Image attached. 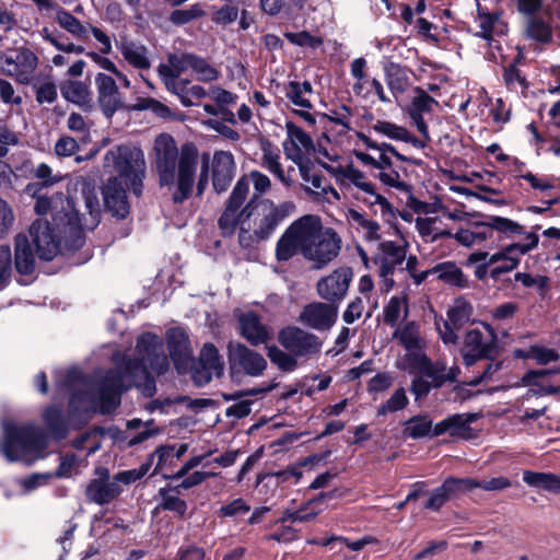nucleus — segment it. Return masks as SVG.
I'll use <instances>...</instances> for the list:
<instances>
[{"mask_svg": "<svg viewBox=\"0 0 560 560\" xmlns=\"http://www.w3.org/2000/svg\"><path fill=\"white\" fill-rule=\"evenodd\" d=\"M80 198L77 202L65 197L61 192L51 196L40 195L36 198L34 210L38 215L50 214L54 228L45 219H37L30 228V236L35 253L43 260H51L59 253V234H70L72 248H79L84 243L82 231L94 229L100 223L101 206L97 190L86 179L80 183Z\"/></svg>", "mask_w": 560, "mask_h": 560, "instance_id": "nucleus-1", "label": "nucleus"}, {"mask_svg": "<svg viewBox=\"0 0 560 560\" xmlns=\"http://www.w3.org/2000/svg\"><path fill=\"white\" fill-rule=\"evenodd\" d=\"M136 361H125L119 353L114 355L116 369L108 371L100 380L90 393H75L72 395L71 404L83 399L91 402L92 407L103 413L114 410L120 404V394L131 386L137 387L145 397L155 394V381L150 376L148 366L158 375L168 370V360L164 353L162 340L153 334L147 332L137 341Z\"/></svg>", "mask_w": 560, "mask_h": 560, "instance_id": "nucleus-2", "label": "nucleus"}, {"mask_svg": "<svg viewBox=\"0 0 560 560\" xmlns=\"http://www.w3.org/2000/svg\"><path fill=\"white\" fill-rule=\"evenodd\" d=\"M153 162L160 185L172 190L175 202H183L191 195L196 180L197 194H203L209 178V158L203 156L197 177L199 152L194 143L186 142L178 149L171 135L161 133L153 142Z\"/></svg>", "mask_w": 560, "mask_h": 560, "instance_id": "nucleus-3", "label": "nucleus"}, {"mask_svg": "<svg viewBox=\"0 0 560 560\" xmlns=\"http://www.w3.org/2000/svg\"><path fill=\"white\" fill-rule=\"evenodd\" d=\"M341 246L342 238L332 228L324 226L318 215L305 214L293 221L278 240L276 257L287 261L301 253L320 269L338 257Z\"/></svg>", "mask_w": 560, "mask_h": 560, "instance_id": "nucleus-4", "label": "nucleus"}, {"mask_svg": "<svg viewBox=\"0 0 560 560\" xmlns=\"http://www.w3.org/2000/svg\"><path fill=\"white\" fill-rule=\"evenodd\" d=\"M241 207H232L231 217H226V205L219 219V228L224 235H232L238 228V243L243 248H249L255 243L269 238L295 209L292 201L277 205L267 198L259 201L249 200L242 209Z\"/></svg>", "mask_w": 560, "mask_h": 560, "instance_id": "nucleus-5", "label": "nucleus"}, {"mask_svg": "<svg viewBox=\"0 0 560 560\" xmlns=\"http://www.w3.org/2000/svg\"><path fill=\"white\" fill-rule=\"evenodd\" d=\"M46 447V436L38 428L34 425H15L10 421L2 422L0 453L9 462L31 464L43 457Z\"/></svg>", "mask_w": 560, "mask_h": 560, "instance_id": "nucleus-6", "label": "nucleus"}, {"mask_svg": "<svg viewBox=\"0 0 560 560\" xmlns=\"http://www.w3.org/2000/svg\"><path fill=\"white\" fill-rule=\"evenodd\" d=\"M104 172L116 174L136 195L142 189L147 163L143 151L136 145L121 144L109 149L103 160Z\"/></svg>", "mask_w": 560, "mask_h": 560, "instance_id": "nucleus-7", "label": "nucleus"}, {"mask_svg": "<svg viewBox=\"0 0 560 560\" xmlns=\"http://www.w3.org/2000/svg\"><path fill=\"white\" fill-rule=\"evenodd\" d=\"M322 166L335 177L339 185L345 187L353 186L364 194L363 201L371 207H378L381 214H392L393 209L387 199L376 192L374 184L369 180L362 171L354 167L352 163L326 164L322 162Z\"/></svg>", "mask_w": 560, "mask_h": 560, "instance_id": "nucleus-8", "label": "nucleus"}, {"mask_svg": "<svg viewBox=\"0 0 560 560\" xmlns=\"http://www.w3.org/2000/svg\"><path fill=\"white\" fill-rule=\"evenodd\" d=\"M526 243H513L492 255L488 254L486 264L488 267L505 260V265H497L490 271L492 279H498L500 275L514 270L520 264V257L536 248L539 237L536 233H527L525 236Z\"/></svg>", "mask_w": 560, "mask_h": 560, "instance_id": "nucleus-9", "label": "nucleus"}, {"mask_svg": "<svg viewBox=\"0 0 560 560\" xmlns=\"http://www.w3.org/2000/svg\"><path fill=\"white\" fill-rule=\"evenodd\" d=\"M250 184L254 187V194H253L250 200H255V201L261 200L260 197L271 189V180L266 174H264L259 171H250L247 175L242 176L236 182V184L229 197V200H228L226 217H229V215L231 217L232 207L244 205V202L248 196V192H249Z\"/></svg>", "mask_w": 560, "mask_h": 560, "instance_id": "nucleus-10", "label": "nucleus"}, {"mask_svg": "<svg viewBox=\"0 0 560 560\" xmlns=\"http://www.w3.org/2000/svg\"><path fill=\"white\" fill-rule=\"evenodd\" d=\"M486 332L478 328L469 329L464 338L462 357L467 366L475 364L478 360L489 358L495 342V335L489 325L485 326Z\"/></svg>", "mask_w": 560, "mask_h": 560, "instance_id": "nucleus-11", "label": "nucleus"}, {"mask_svg": "<svg viewBox=\"0 0 560 560\" xmlns=\"http://www.w3.org/2000/svg\"><path fill=\"white\" fill-rule=\"evenodd\" d=\"M284 127L287 138L283 141V152L287 159L296 165L306 163L311 154L316 151L313 139L291 120H287Z\"/></svg>", "mask_w": 560, "mask_h": 560, "instance_id": "nucleus-12", "label": "nucleus"}, {"mask_svg": "<svg viewBox=\"0 0 560 560\" xmlns=\"http://www.w3.org/2000/svg\"><path fill=\"white\" fill-rule=\"evenodd\" d=\"M401 370L409 373L420 372L432 381L434 388L443 386L446 382L455 381L458 373V369H447L442 361L432 362L424 352L413 355L412 361L404 364Z\"/></svg>", "mask_w": 560, "mask_h": 560, "instance_id": "nucleus-13", "label": "nucleus"}, {"mask_svg": "<svg viewBox=\"0 0 560 560\" xmlns=\"http://www.w3.org/2000/svg\"><path fill=\"white\" fill-rule=\"evenodd\" d=\"M229 362L232 374L245 373L253 377L260 376L267 368L266 359L243 343L229 346Z\"/></svg>", "mask_w": 560, "mask_h": 560, "instance_id": "nucleus-14", "label": "nucleus"}, {"mask_svg": "<svg viewBox=\"0 0 560 560\" xmlns=\"http://www.w3.org/2000/svg\"><path fill=\"white\" fill-rule=\"evenodd\" d=\"M3 71L22 84H28L38 66L37 56L28 48H20L14 54L1 58Z\"/></svg>", "mask_w": 560, "mask_h": 560, "instance_id": "nucleus-15", "label": "nucleus"}, {"mask_svg": "<svg viewBox=\"0 0 560 560\" xmlns=\"http://www.w3.org/2000/svg\"><path fill=\"white\" fill-rule=\"evenodd\" d=\"M279 342L299 357H310L320 351L322 341L317 336L298 327H285L279 332Z\"/></svg>", "mask_w": 560, "mask_h": 560, "instance_id": "nucleus-16", "label": "nucleus"}, {"mask_svg": "<svg viewBox=\"0 0 560 560\" xmlns=\"http://www.w3.org/2000/svg\"><path fill=\"white\" fill-rule=\"evenodd\" d=\"M393 339L397 340L406 350V354L397 361V366L410 363L412 357L418 352H423L424 339L421 335V326L416 320H405L396 325Z\"/></svg>", "mask_w": 560, "mask_h": 560, "instance_id": "nucleus-17", "label": "nucleus"}, {"mask_svg": "<svg viewBox=\"0 0 560 560\" xmlns=\"http://www.w3.org/2000/svg\"><path fill=\"white\" fill-rule=\"evenodd\" d=\"M192 54H173L167 58V63H162L158 68V73L165 84L166 89L173 93H179L183 90V82L179 77L187 70H191Z\"/></svg>", "mask_w": 560, "mask_h": 560, "instance_id": "nucleus-18", "label": "nucleus"}, {"mask_svg": "<svg viewBox=\"0 0 560 560\" xmlns=\"http://www.w3.org/2000/svg\"><path fill=\"white\" fill-rule=\"evenodd\" d=\"M353 278L352 269L339 267L317 282L318 295L330 302L342 300Z\"/></svg>", "mask_w": 560, "mask_h": 560, "instance_id": "nucleus-19", "label": "nucleus"}, {"mask_svg": "<svg viewBox=\"0 0 560 560\" xmlns=\"http://www.w3.org/2000/svg\"><path fill=\"white\" fill-rule=\"evenodd\" d=\"M97 103L106 117H112L122 107V97L114 78L105 73L95 75Z\"/></svg>", "mask_w": 560, "mask_h": 560, "instance_id": "nucleus-20", "label": "nucleus"}, {"mask_svg": "<svg viewBox=\"0 0 560 560\" xmlns=\"http://www.w3.org/2000/svg\"><path fill=\"white\" fill-rule=\"evenodd\" d=\"M337 319V308L320 302H314L304 306L299 320L315 330L329 329Z\"/></svg>", "mask_w": 560, "mask_h": 560, "instance_id": "nucleus-21", "label": "nucleus"}, {"mask_svg": "<svg viewBox=\"0 0 560 560\" xmlns=\"http://www.w3.org/2000/svg\"><path fill=\"white\" fill-rule=\"evenodd\" d=\"M104 206L113 217L125 219L130 206L122 182L118 177H109L102 190Z\"/></svg>", "mask_w": 560, "mask_h": 560, "instance_id": "nucleus-22", "label": "nucleus"}, {"mask_svg": "<svg viewBox=\"0 0 560 560\" xmlns=\"http://www.w3.org/2000/svg\"><path fill=\"white\" fill-rule=\"evenodd\" d=\"M170 355L178 372H183L191 361L192 350L185 329L175 327L166 332Z\"/></svg>", "mask_w": 560, "mask_h": 560, "instance_id": "nucleus-23", "label": "nucleus"}, {"mask_svg": "<svg viewBox=\"0 0 560 560\" xmlns=\"http://www.w3.org/2000/svg\"><path fill=\"white\" fill-rule=\"evenodd\" d=\"M303 180L304 190L313 195L317 200L328 203L336 202L340 199L339 192L329 184L325 183L323 176L312 172L306 163L298 165Z\"/></svg>", "mask_w": 560, "mask_h": 560, "instance_id": "nucleus-24", "label": "nucleus"}, {"mask_svg": "<svg viewBox=\"0 0 560 560\" xmlns=\"http://www.w3.org/2000/svg\"><path fill=\"white\" fill-rule=\"evenodd\" d=\"M212 182L218 192L224 191L235 176L236 164L234 156L229 151H217L213 154Z\"/></svg>", "mask_w": 560, "mask_h": 560, "instance_id": "nucleus-25", "label": "nucleus"}, {"mask_svg": "<svg viewBox=\"0 0 560 560\" xmlns=\"http://www.w3.org/2000/svg\"><path fill=\"white\" fill-rule=\"evenodd\" d=\"M240 332L252 346L267 343L271 338L270 329L261 322L260 317L252 312H244L237 316Z\"/></svg>", "mask_w": 560, "mask_h": 560, "instance_id": "nucleus-26", "label": "nucleus"}, {"mask_svg": "<svg viewBox=\"0 0 560 560\" xmlns=\"http://www.w3.org/2000/svg\"><path fill=\"white\" fill-rule=\"evenodd\" d=\"M89 500L103 505L108 504L121 492V487L109 479L107 470H103L100 478L93 479L86 487Z\"/></svg>", "mask_w": 560, "mask_h": 560, "instance_id": "nucleus-27", "label": "nucleus"}, {"mask_svg": "<svg viewBox=\"0 0 560 560\" xmlns=\"http://www.w3.org/2000/svg\"><path fill=\"white\" fill-rule=\"evenodd\" d=\"M116 47L124 60L132 68L140 71L151 68V54L143 44L121 38L116 43Z\"/></svg>", "mask_w": 560, "mask_h": 560, "instance_id": "nucleus-28", "label": "nucleus"}, {"mask_svg": "<svg viewBox=\"0 0 560 560\" xmlns=\"http://www.w3.org/2000/svg\"><path fill=\"white\" fill-rule=\"evenodd\" d=\"M436 104V101L425 91L416 89V95L407 107V113L411 121L416 125L418 131L425 138H428L429 132L428 126L423 119V114L430 113Z\"/></svg>", "mask_w": 560, "mask_h": 560, "instance_id": "nucleus-29", "label": "nucleus"}, {"mask_svg": "<svg viewBox=\"0 0 560 560\" xmlns=\"http://www.w3.org/2000/svg\"><path fill=\"white\" fill-rule=\"evenodd\" d=\"M552 370L529 371L522 377L524 386L529 387L528 395L547 396L556 394L560 386L551 382Z\"/></svg>", "mask_w": 560, "mask_h": 560, "instance_id": "nucleus-30", "label": "nucleus"}, {"mask_svg": "<svg viewBox=\"0 0 560 560\" xmlns=\"http://www.w3.org/2000/svg\"><path fill=\"white\" fill-rule=\"evenodd\" d=\"M260 150V165L284 186H291L292 179L283 170L279 149L273 147L269 141H261Z\"/></svg>", "mask_w": 560, "mask_h": 560, "instance_id": "nucleus-31", "label": "nucleus"}, {"mask_svg": "<svg viewBox=\"0 0 560 560\" xmlns=\"http://www.w3.org/2000/svg\"><path fill=\"white\" fill-rule=\"evenodd\" d=\"M476 413H456L438 422L434 425L433 435L448 433L453 438H465L470 430L469 424L476 421Z\"/></svg>", "mask_w": 560, "mask_h": 560, "instance_id": "nucleus-32", "label": "nucleus"}, {"mask_svg": "<svg viewBox=\"0 0 560 560\" xmlns=\"http://www.w3.org/2000/svg\"><path fill=\"white\" fill-rule=\"evenodd\" d=\"M477 11L476 23L479 28L476 33L477 36L486 40H491L493 35L505 34L506 25L501 21L498 14L486 12L480 4L477 5Z\"/></svg>", "mask_w": 560, "mask_h": 560, "instance_id": "nucleus-33", "label": "nucleus"}, {"mask_svg": "<svg viewBox=\"0 0 560 560\" xmlns=\"http://www.w3.org/2000/svg\"><path fill=\"white\" fill-rule=\"evenodd\" d=\"M347 223L362 234L368 241L381 238V226L377 222L368 219L362 212L348 208L345 211Z\"/></svg>", "mask_w": 560, "mask_h": 560, "instance_id": "nucleus-34", "label": "nucleus"}, {"mask_svg": "<svg viewBox=\"0 0 560 560\" xmlns=\"http://www.w3.org/2000/svg\"><path fill=\"white\" fill-rule=\"evenodd\" d=\"M409 314V295L406 291L393 295L383 308L384 322L394 327Z\"/></svg>", "mask_w": 560, "mask_h": 560, "instance_id": "nucleus-35", "label": "nucleus"}, {"mask_svg": "<svg viewBox=\"0 0 560 560\" xmlns=\"http://www.w3.org/2000/svg\"><path fill=\"white\" fill-rule=\"evenodd\" d=\"M51 476V474H33L23 479H14L7 485L4 495L10 499L14 495L27 494L46 485Z\"/></svg>", "mask_w": 560, "mask_h": 560, "instance_id": "nucleus-36", "label": "nucleus"}, {"mask_svg": "<svg viewBox=\"0 0 560 560\" xmlns=\"http://www.w3.org/2000/svg\"><path fill=\"white\" fill-rule=\"evenodd\" d=\"M60 91L67 101L80 107H90L92 104V93L84 82L67 81L61 85Z\"/></svg>", "mask_w": 560, "mask_h": 560, "instance_id": "nucleus-37", "label": "nucleus"}, {"mask_svg": "<svg viewBox=\"0 0 560 560\" xmlns=\"http://www.w3.org/2000/svg\"><path fill=\"white\" fill-rule=\"evenodd\" d=\"M312 93V84L307 81H304L303 83L290 81L284 85L285 97L292 105L304 109H311L313 107L310 98L307 97Z\"/></svg>", "mask_w": 560, "mask_h": 560, "instance_id": "nucleus-38", "label": "nucleus"}, {"mask_svg": "<svg viewBox=\"0 0 560 560\" xmlns=\"http://www.w3.org/2000/svg\"><path fill=\"white\" fill-rule=\"evenodd\" d=\"M416 229L423 238L431 242L443 236H452L450 231L442 228V220L436 215L417 218Z\"/></svg>", "mask_w": 560, "mask_h": 560, "instance_id": "nucleus-39", "label": "nucleus"}, {"mask_svg": "<svg viewBox=\"0 0 560 560\" xmlns=\"http://www.w3.org/2000/svg\"><path fill=\"white\" fill-rule=\"evenodd\" d=\"M35 260L25 235L15 238V268L21 275H30L34 270Z\"/></svg>", "mask_w": 560, "mask_h": 560, "instance_id": "nucleus-40", "label": "nucleus"}, {"mask_svg": "<svg viewBox=\"0 0 560 560\" xmlns=\"http://www.w3.org/2000/svg\"><path fill=\"white\" fill-rule=\"evenodd\" d=\"M366 60L362 57L355 58L350 66V73L354 82L352 84L353 92L362 97L371 94V80L366 75Z\"/></svg>", "mask_w": 560, "mask_h": 560, "instance_id": "nucleus-41", "label": "nucleus"}, {"mask_svg": "<svg viewBox=\"0 0 560 560\" xmlns=\"http://www.w3.org/2000/svg\"><path fill=\"white\" fill-rule=\"evenodd\" d=\"M452 236L463 246L479 245L490 237L485 222L475 223L471 229H459Z\"/></svg>", "mask_w": 560, "mask_h": 560, "instance_id": "nucleus-42", "label": "nucleus"}, {"mask_svg": "<svg viewBox=\"0 0 560 560\" xmlns=\"http://www.w3.org/2000/svg\"><path fill=\"white\" fill-rule=\"evenodd\" d=\"M434 425L428 415H419L405 422L404 434L411 439H422L433 435Z\"/></svg>", "mask_w": 560, "mask_h": 560, "instance_id": "nucleus-43", "label": "nucleus"}, {"mask_svg": "<svg viewBox=\"0 0 560 560\" xmlns=\"http://www.w3.org/2000/svg\"><path fill=\"white\" fill-rule=\"evenodd\" d=\"M372 129L388 139L402 141V142H415L412 135L402 126H398L387 120H376Z\"/></svg>", "mask_w": 560, "mask_h": 560, "instance_id": "nucleus-44", "label": "nucleus"}, {"mask_svg": "<svg viewBox=\"0 0 560 560\" xmlns=\"http://www.w3.org/2000/svg\"><path fill=\"white\" fill-rule=\"evenodd\" d=\"M432 273L436 275L440 280L452 285L464 287L466 284L463 271L452 261L436 265L432 268Z\"/></svg>", "mask_w": 560, "mask_h": 560, "instance_id": "nucleus-45", "label": "nucleus"}, {"mask_svg": "<svg viewBox=\"0 0 560 560\" xmlns=\"http://www.w3.org/2000/svg\"><path fill=\"white\" fill-rule=\"evenodd\" d=\"M198 364L214 372L217 377H220L224 371V362L222 361L218 349L212 343H206L202 347Z\"/></svg>", "mask_w": 560, "mask_h": 560, "instance_id": "nucleus-46", "label": "nucleus"}, {"mask_svg": "<svg viewBox=\"0 0 560 560\" xmlns=\"http://www.w3.org/2000/svg\"><path fill=\"white\" fill-rule=\"evenodd\" d=\"M386 83L397 102L398 96L409 86V80L405 70L395 65H392L386 70Z\"/></svg>", "mask_w": 560, "mask_h": 560, "instance_id": "nucleus-47", "label": "nucleus"}, {"mask_svg": "<svg viewBox=\"0 0 560 560\" xmlns=\"http://www.w3.org/2000/svg\"><path fill=\"white\" fill-rule=\"evenodd\" d=\"M487 230H495L500 234L504 235L508 238H513L515 236L524 234V226L518 224L517 222L503 218V217H491L489 222L486 223Z\"/></svg>", "mask_w": 560, "mask_h": 560, "instance_id": "nucleus-48", "label": "nucleus"}, {"mask_svg": "<svg viewBox=\"0 0 560 560\" xmlns=\"http://www.w3.org/2000/svg\"><path fill=\"white\" fill-rule=\"evenodd\" d=\"M56 21L63 30H66L71 35L78 38L88 37V28L80 22L79 19H77L70 12L60 8L57 9Z\"/></svg>", "mask_w": 560, "mask_h": 560, "instance_id": "nucleus-49", "label": "nucleus"}, {"mask_svg": "<svg viewBox=\"0 0 560 560\" xmlns=\"http://www.w3.org/2000/svg\"><path fill=\"white\" fill-rule=\"evenodd\" d=\"M471 314V304L464 299H457L447 311V319L455 328H460L470 319Z\"/></svg>", "mask_w": 560, "mask_h": 560, "instance_id": "nucleus-50", "label": "nucleus"}, {"mask_svg": "<svg viewBox=\"0 0 560 560\" xmlns=\"http://www.w3.org/2000/svg\"><path fill=\"white\" fill-rule=\"evenodd\" d=\"M536 12H534V14ZM529 15H533V13ZM525 33L527 37L542 44L548 43L551 39L550 26L546 22L534 16H530L528 19L525 27Z\"/></svg>", "mask_w": 560, "mask_h": 560, "instance_id": "nucleus-51", "label": "nucleus"}, {"mask_svg": "<svg viewBox=\"0 0 560 560\" xmlns=\"http://www.w3.org/2000/svg\"><path fill=\"white\" fill-rule=\"evenodd\" d=\"M408 397L405 388H397L392 396L382 405H380L377 409L378 416H385L389 412H396L402 410L408 405Z\"/></svg>", "mask_w": 560, "mask_h": 560, "instance_id": "nucleus-52", "label": "nucleus"}, {"mask_svg": "<svg viewBox=\"0 0 560 560\" xmlns=\"http://www.w3.org/2000/svg\"><path fill=\"white\" fill-rule=\"evenodd\" d=\"M44 420L57 439H61L66 435V422L60 410L55 407L47 408L44 412Z\"/></svg>", "mask_w": 560, "mask_h": 560, "instance_id": "nucleus-53", "label": "nucleus"}, {"mask_svg": "<svg viewBox=\"0 0 560 560\" xmlns=\"http://www.w3.org/2000/svg\"><path fill=\"white\" fill-rule=\"evenodd\" d=\"M205 14L202 5L195 3L187 9L174 10L170 14V21L175 25H184L203 16Z\"/></svg>", "mask_w": 560, "mask_h": 560, "instance_id": "nucleus-54", "label": "nucleus"}, {"mask_svg": "<svg viewBox=\"0 0 560 560\" xmlns=\"http://www.w3.org/2000/svg\"><path fill=\"white\" fill-rule=\"evenodd\" d=\"M191 71L196 74V78L200 81L211 82L215 81L220 72L217 68L211 66L206 59L194 56Z\"/></svg>", "mask_w": 560, "mask_h": 560, "instance_id": "nucleus-55", "label": "nucleus"}, {"mask_svg": "<svg viewBox=\"0 0 560 560\" xmlns=\"http://www.w3.org/2000/svg\"><path fill=\"white\" fill-rule=\"evenodd\" d=\"M160 495L162 498L161 508L163 510L172 511L178 516H183L186 513L187 504L178 495L174 494L171 490L161 489Z\"/></svg>", "mask_w": 560, "mask_h": 560, "instance_id": "nucleus-56", "label": "nucleus"}, {"mask_svg": "<svg viewBox=\"0 0 560 560\" xmlns=\"http://www.w3.org/2000/svg\"><path fill=\"white\" fill-rule=\"evenodd\" d=\"M267 354L270 361L282 371L291 372L296 368L295 359L292 355L279 349L278 347L270 346L267 348Z\"/></svg>", "mask_w": 560, "mask_h": 560, "instance_id": "nucleus-57", "label": "nucleus"}, {"mask_svg": "<svg viewBox=\"0 0 560 560\" xmlns=\"http://www.w3.org/2000/svg\"><path fill=\"white\" fill-rule=\"evenodd\" d=\"M174 455L175 446L165 445L159 447L151 456L152 462L156 460L154 472H160L167 467L174 466L176 463Z\"/></svg>", "mask_w": 560, "mask_h": 560, "instance_id": "nucleus-58", "label": "nucleus"}, {"mask_svg": "<svg viewBox=\"0 0 560 560\" xmlns=\"http://www.w3.org/2000/svg\"><path fill=\"white\" fill-rule=\"evenodd\" d=\"M453 497L454 494L445 480L441 487L434 489L431 492L430 498L427 501L424 508L438 511L447 500H450Z\"/></svg>", "mask_w": 560, "mask_h": 560, "instance_id": "nucleus-59", "label": "nucleus"}, {"mask_svg": "<svg viewBox=\"0 0 560 560\" xmlns=\"http://www.w3.org/2000/svg\"><path fill=\"white\" fill-rule=\"evenodd\" d=\"M284 37L291 44L300 47L317 48L322 45V39L319 37L313 36L306 31L287 32L284 33Z\"/></svg>", "mask_w": 560, "mask_h": 560, "instance_id": "nucleus-60", "label": "nucleus"}, {"mask_svg": "<svg viewBox=\"0 0 560 560\" xmlns=\"http://www.w3.org/2000/svg\"><path fill=\"white\" fill-rule=\"evenodd\" d=\"M20 137L5 124L0 122V159L8 155L11 148L19 145Z\"/></svg>", "mask_w": 560, "mask_h": 560, "instance_id": "nucleus-61", "label": "nucleus"}, {"mask_svg": "<svg viewBox=\"0 0 560 560\" xmlns=\"http://www.w3.org/2000/svg\"><path fill=\"white\" fill-rule=\"evenodd\" d=\"M188 81L183 82V90L179 93H175L179 96L180 102L185 106H191L195 104L194 100H201L205 96L209 95V91L207 92L200 85H192L190 88L187 86Z\"/></svg>", "mask_w": 560, "mask_h": 560, "instance_id": "nucleus-62", "label": "nucleus"}, {"mask_svg": "<svg viewBox=\"0 0 560 560\" xmlns=\"http://www.w3.org/2000/svg\"><path fill=\"white\" fill-rule=\"evenodd\" d=\"M151 464L144 463L139 468L119 471L114 476V480L117 485H130L139 479H141L150 469Z\"/></svg>", "mask_w": 560, "mask_h": 560, "instance_id": "nucleus-63", "label": "nucleus"}, {"mask_svg": "<svg viewBox=\"0 0 560 560\" xmlns=\"http://www.w3.org/2000/svg\"><path fill=\"white\" fill-rule=\"evenodd\" d=\"M514 279L525 288H536L541 292L548 287V278L545 276H533L526 272H517L515 273Z\"/></svg>", "mask_w": 560, "mask_h": 560, "instance_id": "nucleus-64", "label": "nucleus"}]
</instances>
